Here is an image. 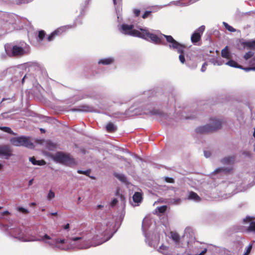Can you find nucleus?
<instances>
[{
    "mask_svg": "<svg viewBox=\"0 0 255 255\" xmlns=\"http://www.w3.org/2000/svg\"><path fill=\"white\" fill-rule=\"evenodd\" d=\"M207 251V250L206 248H204L203 249V250H201V251H199L198 252H197L196 254H191V255H204Z\"/></svg>",
    "mask_w": 255,
    "mask_h": 255,
    "instance_id": "c03bdc74",
    "label": "nucleus"
},
{
    "mask_svg": "<svg viewBox=\"0 0 255 255\" xmlns=\"http://www.w3.org/2000/svg\"><path fill=\"white\" fill-rule=\"evenodd\" d=\"M114 175L115 177L118 179L122 182L124 183H128L127 177L124 174L121 173H115Z\"/></svg>",
    "mask_w": 255,
    "mask_h": 255,
    "instance_id": "bb28decb",
    "label": "nucleus"
},
{
    "mask_svg": "<svg viewBox=\"0 0 255 255\" xmlns=\"http://www.w3.org/2000/svg\"><path fill=\"white\" fill-rule=\"evenodd\" d=\"M235 158L234 156H229L221 159L220 162L224 165H232L235 162Z\"/></svg>",
    "mask_w": 255,
    "mask_h": 255,
    "instance_id": "6ab92c4d",
    "label": "nucleus"
},
{
    "mask_svg": "<svg viewBox=\"0 0 255 255\" xmlns=\"http://www.w3.org/2000/svg\"><path fill=\"white\" fill-rule=\"evenodd\" d=\"M115 61L114 57H108L100 59L98 64L99 65H109L113 64Z\"/></svg>",
    "mask_w": 255,
    "mask_h": 255,
    "instance_id": "dca6fc26",
    "label": "nucleus"
},
{
    "mask_svg": "<svg viewBox=\"0 0 255 255\" xmlns=\"http://www.w3.org/2000/svg\"><path fill=\"white\" fill-rule=\"evenodd\" d=\"M199 0H179L176 1H172L169 3L166 4H164L163 5H160V8H163L168 5H170L171 4H174L178 6H188L192 3H194Z\"/></svg>",
    "mask_w": 255,
    "mask_h": 255,
    "instance_id": "f8f14e48",
    "label": "nucleus"
},
{
    "mask_svg": "<svg viewBox=\"0 0 255 255\" xmlns=\"http://www.w3.org/2000/svg\"><path fill=\"white\" fill-rule=\"evenodd\" d=\"M10 143L16 146H24L32 148L34 145L33 143L29 140V137L25 136L14 137L10 139Z\"/></svg>",
    "mask_w": 255,
    "mask_h": 255,
    "instance_id": "1a4fd4ad",
    "label": "nucleus"
},
{
    "mask_svg": "<svg viewBox=\"0 0 255 255\" xmlns=\"http://www.w3.org/2000/svg\"><path fill=\"white\" fill-rule=\"evenodd\" d=\"M17 210L18 212L23 213V214H27L28 213V211L27 209H25L22 207H18L17 208Z\"/></svg>",
    "mask_w": 255,
    "mask_h": 255,
    "instance_id": "37998d69",
    "label": "nucleus"
},
{
    "mask_svg": "<svg viewBox=\"0 0 255 255\" xmlns=\"http://www.w3.org/2000/svg\"><path fill=\"white\" fill-rule=\"evenodd\" d=\"M29 160L31 162V163L33 165H44L46 164V162L44 160H37L36 159V158L34 157H30L29 158Z\"/></svg>",
    "mask_w": 255,
    "mask_h": 255,
    "instance_id": "5701e85b",
    "label": "nucleus"
},
{
    "mask_svg": "<svg viewBox=\"0 0 255 255\" xmlns=\"http://www.w3.org/2000/svg\"><path fill=\"white\" fill-rule=\"evenodd\" d=\"M253 136L255 138V128H254V133H253Z\"/></svg>",
    "mask_w": 255,
    "mask_h": 255,
    "instance_id": "774afa93",
    "label": "nucleus"
},
{
    "mask_svg": "<svg viewBox=\"0 0 255 255\" xmlns=\"http://www.w3.org/2000/svg\"><path fill=\"white\" fill-rule=\"evenodd\" d=\"M114 224L113 220L108 219L103 221L102 223H98L95 229L83 232L78 237H71L69 240L52 238L48 235H38V237H32L27 238L22 230L15 227L13 224L9 225L0 223V228L5 230L10 236L22 242H42L48 245L53 249L61 251H67L69 248L65 246V243L71 241L76 242V247L80 249H86L92 246L100 245L109 240L114 235L116 231L113 232Z\"/></svg>",
    "mask_w": 255,
    "mask_h": 255,
    "instance_id": "f257e3e1",
    "label": "nucleus"
},
{
    "mask_svg": "<svg viewBox=\"0 0 255 255\" xmlns=\"http://www.w3.org/2000/svg\"><path fill=\"white\" fill-rule=\"evenodd\" d=\"M209 62L213 64L214 65L218 66L222 65L224 63V60L221 59H217L215 58H211L209 59Z\"/></svg>",
    "mask_w": 255,
    "mask_h": 255,
    "instance_id": "c756f323",
    "label": "nucleus"
},
{
    "mask_svg": "<svg viewBox=\"0 0 255 255\" xmlns=\"http://www.w3.org/2000/svg\"><path fill=\"white\" fill-rule=\"evenodd\" d=\"M90 178L92 179H95V177L94 176H90L89 175V176Z\"/></svg>",
    "mask_w": 255,
    "mask_h": 255,
    "instance_id": "338daca9",
    "label": "nucleus"
},
{
    "mask_svg": "<svg viewBox=\"0 0 255 255\" xmlns=\"http://www.w3.org/2000/svg\"><path fill=\"white\" fill-rule=\"evenodd\" d=\"M55 197V193L52 190H49L48 194L47 196V199L48 201H50L51 199L54 198Z\"/></svg>",
    "mask_w": 255,
    "mask_h": 255,
    "instance_id": "ea45409f",
    "label": "nucleus"
},
{
    "mask_svg": "<svg viewBox=\"0 0 255 255\" xmlns=\"http://www.w3.org/2000/svg\"><path fill=\"white\" fill-rule=\"evenodd\" d=\"M54 160L62 164L70 165L74 163V160L71 158L70 155L65 154L62 152H58L54 156Z\"/></svg>",
    "mask_w": 255,
    "mask_h": 255,
    "instance_id": "9b49d317",
    "label": "nucleus"
},
{
    "mask_svg": "<svg viewBox=\"0 0 255 255\" xmlns=\"http://www.w3.org/2000/svg\"><path fill=\"white\" fill-rule=\"evenodd\" d=\"M33 178H32V179H30V180L29 181V182H28V186H30V185H31L32 184V183H33Z\"/></svg>",
    "mask_w": 255,
    "mask_h": 255,
    "instance_id": "052dcab7",
    "label": "nucleus"
},
{
    "mask_svg": "<svg viewBox=\"0 0 255 255\" xmlns=\"http://www.w3.org/2000/svg\"><path fill=\"white\" fill-rule=\"evenodd\" d=\"M45 33L44 30H40L38 32V38L40 41H42L45 37Z\"/></svg>",
    "mask_w": 255,
    "mask_h": 255,
    "instance_id": "e433bc0d",
    "label": "nucleus"
},
{
    "mask_svg": "<svg viewBox=\"0 0 255 255\" xmlns=\"http://www.w3.org/2000/svg\"><path fill=\"white\" fill-rule=\"evenodd\" d=\"M57 214V212H54V213H50V215H52V216H55V215H56Z\"/></svg>",
    "mask_w": 255,
    "mask_h": 255,
    "instance_id": "0e129e2a",
    "label": "nucleus"
},
{
    "mask_svg": "<svg viewBox=\"0 0 255 255\" xmlns=\"http://www.w3.org/2000/svg\"><path fill=\"white\" fill-rule=\"evenodd\" d=\"M171 238L176 244L178 243L180 240L179 235L176 233L171 232Z\"/></svg>",
    "mask_w": 255,
    "mask_h": 255,
    "instance_id": "473e14b6",
    "label": "nucleus"
},
{
    "mask_svg": "<svg viewBox=\"0 0 255 255\" xmlns=\"http://www.w3.org/2000/svg\"><path fill=\"white\" fill-rule=\"evenodd\" d=\"M195 249L197 250V252H199V251H201V250H202V248L201 247V246H195Z\"/></svg>",
    "mask_w": 255,
    "mask_h": 255,
    "instance_id": "bf43d9fd",
    "label": "nucleus"
},
{
    "mask_svg": "<svg viewBox=\"0 0 255 255\" xmlns=\"http://www.w3.org/2000/svg\"><path fill=\"white\" fill-rule=\"evenodd\" d=\"M195 240V238H193V239L192 238V239H191V240L190 241H187V244H188V245H189V244H190V242H191L192 240Z\"/></svg>",
    "mask_w": 255,
    "mask_h": 255,
    "instance_id": "e2e57ef3",
    "label": "nucleus"
},
{
    "mask_svg": "<svg viewBox=\"0 0 255 255\" xmlns=\"http://www.w3.org/2000/svg\"><path fill=\"white\" fill-rule=\"evenodd\" d=\"M27 78V75H25L23 77V78L22 79V80H21V82L22 84H23L24 83V80L25 78Z\"/></svg>",
    "mask_w": 255,
    "mask_h": 255,
    "instance_id": "680f3d73",
    "label": "nucleus"
},
{
    "mask_svg": "<svg viewBox=\"0 0 255 255\" xmlns=\"http://www.w3.org/2000/svg\"><path fill=\"white\" fill-rule=\"evenodd\" d=\"M158 251L164 255H172L168 251V247L162 245L158 249Z\"/></svg>",
    "mask_w": 255,
    "mask_h": 255,
    "instance_id": "a878e982",
    "label": "nucleus"
},
{
    "mask_svg": "<svg viewBox=\"0 0 255 255\" xmlns=\"http://www.w3.org/2000/svg\"><path fill=\"white\" fill-rule=\"evenodd\" d=\"M0 129L5 132L8 133L10 134L14 135L15 133L11 130V129L7 127H0Z\"/></svg>",
    "mask_w": 255,
    "mask_h": 255,
    "instance_id": "72a5a7b5",
    "label": "nucleus"
},
{
    "mask_svg": "<svg viewBox=\"0 0 255 255\" xmlns=\"http://www.w3.org/2000/svg\"><path fill=\"white\" fill-rule=\"evenodd\" d=\"M167 209L166 206H162L157 208L158 211L160 213H163L165 212Z\"/></svg>",
    "mask_w": 255,
    "mask_h": 255,
    "instance_id": "a18cd8bd",
    "label": "nucleus"
},
{
    "mask_svg": "<svg viewBox=\"0 0 255 255\" xmlns=\"http://www.w3.org/2000/svg\"><path fill=\"white\" fill-rule=\"evenodd\" d=\"M241 69L244 70L246 72H249L252 70H255V68H251V67L244 68L243 66H242V68H241Z\"/></svg>",
    "mask_w": 255,
    "mask_h": 255,
    "instance_id": "5fc2aeb1",
    "label": "nucleus"
},
{
    "mask_svg": "<svg viewBox=\"0 0 255 255\" xmlns=\"http://www.w3.org/2000/svg\"><path fill=\"white\" fill-rule=\"evenodd\" d=\"M106 130L108 132H114L117 129V127L112 123H108L106 127Z\"/></svg>",
    "mask_w": 255,
    "mask_h": 255,
    "instance_id": "c85d7f7f",
    "label": "nucleus"
},
{
    "mask_svg": "<svg viewBox=\"0 0 255 255\" xmlns=\"http://www.w3.org/2000/svg\"><path fill=\"white\" fill-rule=\"evenodd\" d=\"M212 128L210 127V124H208L206 125L200 126L196 128V131L198 133H205L212 131Z\"/></svg>",
    "mask_w": 255,
    "mask_h": 255,
    "instance_id": "a211bd4d",
    "label": "nucleus"
},
{
    "mask_svg": "<svg viewBox=\"0 0 255 255\" xmlns=\"http://www.w3.org/2000/svg\"><path fill=\"white\" fill-rule=\"evenodd\" d=\"M0 16L3 17L2 29L7 32H10L15 27L17 16L13 14H7L0 11Z\"/></svg>",
    "mask_w": 255,
    "mask_h": 255,
    "instance_id": "39448f33",
    "label": "nucleus"
},
{
    "mask_svg": "<svg viewBox=\"0 0 255 255\" xmlns=\"http://www.w3.org/2000/svg\"><path fill=\"white\" fill-rule=\"evenodd\" d=\"M73 111L88 112L92 111V108L88 106H83L81 109H73Z\"/></svg>",
    "mask_w": 255,
    "mask_h": 255,
    "instance_id": "cd10ccee",
    "label": "nucleus"
},
{
    "mask_svg": "<svg viewBox=\"0 0 255 255\" xmlns=\"http://www.w3.org/2000/svg\"><path fill=\"white\" fill-rule=\"evenodd\" d=\"M90 0H85L84 2H83L81 4V10H80V13L79 15L78 16V17L76 19L74 22V24H69L65 25L63 26H61L59 27L58 29L59 30L60 29V33L61 34L63 33V32L65 31L67 29H70L72 28H73L75 27V26L77 24H82V20H78V18L82 16H84L85 14V8L88 6Z\"/></svg>",
    "mask_w": 255,
    "mask_h": 255,
    "instance_id": "9d476101",
    "label": "nucleus"
},
{
    "mask_svg": "<svg viewBox=\"0 0 255 255\" xmlns=\"http://www.w3.org/2000/svg\"><path fill=\"white\" fill-rule=\"evenodd\" d=\"M61 34L60 29L59 30L58 28L55 30L54 31L51 32L47 37V39L48 41H51L54 39L56 36Z\"/></svg>",
    "mask_w": 255,
    "mask_h": 255,
    "instance_id": "b1692460",
    "label": "nucleus"
},
{
    "mask_svg": "<svg viewBox=\"0 0 255 255\" xmlns=\"http://www.w3.org/2000/svg\"><path fill=\"white\" fill-rule=\"evenodd\" d=\"M119 31L123 34L137 37H143L141 31L134 28L133 24L123 23L119 26Z\"/></svg>",
    "mask_w": 255,
    "mask_h": 255,
    "instance_id": "0eeeda50",
    "label": "nucleus"
},
{
    "mask_svg": "<svg viewBox=\"0 0 255 255\" xmlns=\"http://www.w3.org/2000/svg\"><path fill=\"white\" fill-rule=\"evenodd\" d=\"M134 14L136 16H138L140 13V10L138 9H134L133 10Z\"/></svg>",
    "mask_w": 255,
    "mask_h": 255,
    "instance_id": "6e6d98bb",
    "label": "nucleus"
},
{
    "mask_svg": "<svg viewBox=\"0 0 255 255\" xmlns=\"http://www.w3.org/2000/svg\"><path fill=\"white\" fill-rule=\"evenodd\" d=\"M187 198L189 200H193L195 202H199L201 200L200 197L196 193L193 191H190L188 192V195Z\"/></svg>",
    "mask_w": 255,
    "mask_h": 255,
    "instance_id": "4be33fe9",
    "label": "nucleus"
},
{
    "mask_svg": "<svg viewBox=\"0 0 255 255\" xmlns=\"http://www.w3.org/2000/svg\"><path fill=\"white\" fill-rule=\"evenodd\" d=\"M151 11H145L144 12V13L142 14V17L144 19L147 18L149 15V14L151 13Z\"/></svg>",
    "mask_w": 255,
    "mask_h": 255,
    "instance_id": "8fccbe9b",
    "label": "nucleus"
},
{
    "mask_svg": "<svg viewBox=\"0 0 255 255\" xmlns=\"http://www.w3.org/2000/svg\"><path fill=\"white\" fill-rule=\"evenodd\" d=\"M223 123L222 120L215 118H212L210 120V127L213 128L212 131L221 128Z\"/></svg>",
    "mask_w": 255,
    "mask_h": 255,
    "instance_id": "2eb2a0df",
    "label": "nucleus"
},
{
    "mask_svg": "<svg viewBox=\"0 0 255 255\" xmlns=\"http://www.w3.org/2000/svg\"><path fill=\"white\" fill-rule=\"evenodd\" d=\"M208 65L207 62H204L201 67V71L202 72H204L206 70V67Z\"/></svg>",
    "mask_w": 255,
    "mask_h": 255,
    "instance_id": "3c124183",
    "label": "nucleus"
},
{
    "mask_svg": "<svg viewBox=\"0 0 255 255\" xmlns=\"http://www.w3.org/2000/svg\"><path fill=\"white\" fill-rule=\"evenodd\" d=\"M225 64L232 67L242 68V66L238 65V63L233 60L228 61L225 63Z\"/></svg>",
    "mask_w": 255,
    "mask_h": 255,
    "instance_id": "7c9ffc66",
    "label": "nucleus"
},
{
    "mask_svg": "<svg viewBox=\"0 0 255 255\" xmlns=\"http://www.w3.org/2000/svg\"><path fill=\"white\" fill-rule=\"evenodd\" d=\"M244 44L245 45L249 47H255V40L246 41L244 43Z\"/></svg>",
    "mask_w": 255,
    "mask_h": 255,
    "instance_id": "c9c22d12",
    "label": "nucleus"
},
{
    "mask_svg": "<svg viewBox=\"0 0 255 255\" xmlns=\"http://www.w3.org/2000/svg\"><path fill=\"white\" fill-rule=\"evenodd\" d=\"M180 54L179 56V59L180 61V62L182 64H185V55H184V51L182 53H179Z\"/></svg>",
    "mask_w": 255,
    "mask_h": 255,
    "instance_id": "58836bf2",
    "label": "nucleus"
},
{
    "mask_svg": "<svg viewBox=\"0 0 255 255\" xmlns=\"http://www.w3.org/2000/svg\"><path fill=\"white\" fill-rule=\"evenodd\" d=\"M12 151L9 145H0V156H3L5 159H8L12 155Z\"/></svg>",
    "mask_w": 255,
    "mask_h": 255,
    "instance_id": "4468645a",
    "label": "nucleus"
},
{
    "mask_svg": "<svg viewBox=\"0 0 255 255\" xmlns=\"http://www.w3.org/2000/svg\"><path fill=\"white\" fill-rule=\"evenodd\" d=\"M233 170V167L232 166H229L227 167H221L216 168L213 172V173H228Z\"/></svg>",
    "mask_w": 255,
    "mask_h": 255,
    "instance_id": "aec40b11",
    "label": "nucleus"
},
{
    "mask_svg": "<svg viewBox=\"0 0 255 255\" xmlns=\"http://www.w3.org/2000/svg\"><path fill=\"white\" fill-rule=\"evenodd\" d=\"M163 37L166 39V43L165 46H167L171 50H175L178 53L184 52L185 46L176 41L171 35L162 34Z\"/></svg>",
    "mask_w": 255,
    "mask_h": 255,
    "instance_id": "6e6552de",
    "label": "nucleus"
},
{
    "mask_svg": "<svg viewBox=\"0 0 255 255\" xmlns=\"http://www.w3.org/2000/svg\"><path fill=\"white\" fill-rule=\"evenodd\" d=\"M223 25L225 26L226 29H227L228 31L232 32H234L236 31V29L233 28L232 26L230 25L228 23L226 22H223Z\"/></svg>",
    "mask_w": 255,
    "mask_h": 255,
    "instance_id": "f704fd0d",
    "label": "nucleus"
},
{
    "mask_svg": "<svg viewBox=\"0 0 255 255\" xmlns=\"http://www.w3.org/2000/svg\"><path fill=\"white\" fill-rule=\"evenodd\" d=\"M253 55H254V53L253 52H252V51H249V52H247L244 55V58L246 60H248L250 58H251L253 56Z\"/></svg>",
    "mask_w": 255,
    "mask_h": 255,
    "instance_id": "79ce46f5",
    "label": "nucleus"
},
{
    "mask_svg": "<svg viewBox=\"0 0 255 255\" xmlns=\"http://www.w3.org/2000/svg\"><path fill=\"white\" fill-rule=\"evenodd\" d=\"M137 28L141 31V35L143 37H140L145 40H148V38H150L151 41L156 44H162L165 45L166 43L163 41V36L162 33L160 36H157L155 34L151 33L146 27H141L138 26Z\"/></svg>",
    "mask_w": 255,
    "mask_h": 255,
    "instance_id": "20e7f679",
    "label": "nucleus"
},
{
    "mask_svg": "<svg viewBox=\"0 0 255 255\" xmlns=\"http://www.w3.org/2000/svg\"><path fill=\"white\" fill-rule=\"evenodd\" d=\"M252 245H249L246 248V252L245 253L244 255H249L252 249Z\"/></svg>",
    "mask_w": 255,
    "mask_h": 255,
    "instance_id": "49530a36",
    "label": "nucleus"
},
{
    "mask_svg": "<svg viewBox=\"0 0 255 255\" xmlns=\"http://www.w3.org/2000/svg\"><path fill=\"white\" fill-rule=\"evenodd\" d=\"M40 130L42 132H45V130L42 128H40Z\"/></svg>",
    "mask_w": 255,
    "mask_h": 255,
    "instance_id": "69168bd1",
    "label": "nucleus"
},
{
    "mask_svg": "<svg viewBox=\"0 0 255 255\" xmlns=\"http://www.w3.org/2000/svg\"><path fill=\"white\" fill-rule=\"evenodd\" d=\"M221 55L224 58L227 59L230 58V54L228 50V46H226L222 50Z\"/></svg>",
    "mask_w": 255,
    "mask_h": 255,
    "instance_id": "2f4dec72",
    "label": "nucleus"
},
{
    "mask_svg": "<svg viewBox=\"0 0 255 255\" xmlns=\"http://www.w3.org/2000/svg\"><path fill=\"white\" fill-rule=\"evenodd\" d=\"M5 101H7V103H9L14 102L15 101V99L14 97H12L11 98H3L1 102V105L4 104L3 103Z\"/></svg>",
    "mask_w": 255,
    "mask_h": 255,
    "instance_id": "a19ab883",
    "label": "nucleus"
},
{
    "mask_svg": "<svg viewBox=\"0 0 255 255\" xmlns=\"http://www.w3.org/2000/svg\"><path fill=\"white\" fill-rule=\"evenodd\" d=\"M142 230L145 237V243L150 247L156 248L159 241L158 234L151 232H146L145 226L143 225V223L142 225Z\"/></svg>",
    "mask_w": 255,
    "mask_h": 255,
    "instance_id": "423d86ee",
    "label": "nucleus"
},
{
    "mask_svg": "<svg viewBox=\"0 0 255 255\" xmlns=\"http://www.w3.org/2000/svg\"><path fill=\"white\" fill-rule=\"evenodd\" d=\"M16 3L19 4L22 3H27L29 1V0H15Z\"/></svg>",
    "mask_w": 255,
    "mask_h": 255,
    "instance_id": "603ef678",
    "label": "nucleus"
},
{
    "mask_svg": "<svg viewBox=\"0 0 255 255\" xmlns=\"http://www.w3.org/2000/svg\"><path fill=\"white\" fill-rule=\"evenodd\" d=\"M205 26L202 25L194 32L191 37V40L192 43H195L200 41L201 35L205 30Z\"/></svg>",
    "mask_w": 255,
    "mask_h": 255,
    "instance_id": "ddd939ff",
    "label": "nucleus"
},
{
    "mask_svg": "<svg viewBox=\"0 0 255 255\" xmlns=\"http://www.w3.org/2000/svg\"><path fill=\"white\" fill-rule=\"evenodd\" d=\"M204 155L205 157H206V158H208V157H210L211 153V152L209 151L204 150Z\"/></svg>",
    "mask_w": 255,
    "mask_h": 255,
    "instance_id": "864d4df0",
    "label": "nucleus"
},
{
    "mask_svg": "<svg viewBox=\"0 0 255 255\" xmlns=\"http://www.w3.org/2000/svg\"><path fill=\"white\" fill-rule=\"evenodd\" d=\"M6 54L10 57H20L27 54L29 46L24 41H20L15 44L7 43L4 45Z\"/></svg>",
    "mask_w": 255,
    "mask_h": 255,
    "instance_id": "7ed1b4c3",
    "label": "nucleus"
},
{
    "mask_svg": "<svg viewBox=\"0 0 255 255\" xmlns=\"http://www.w3.org/2000/svg\"><path fill=\"white\" fill-rule=\"evenodd\" d=\"M132 199L133 202L138 205V203H140L142 199L141 194L138 192H135L132 196Z\"/></svg>",
    "mask_w": 255,
    "mask_h": 255,
    "instance_id": "393cba45",
    "label": "nucleus"
},
{
    "mask_svg": "<svg viewBox=\"0 0 255 255\" xmlns=\"http://www.w3.org/2000/svg\"><path fill=\"white\" fill-rule=\"evenodd\" d=\"M151 93L150 91H148L144 93V98L147 97V100H145L142 102L139 103L137 107L133 108H130L131 111H134L135 114L146 115L149 116H156L160 117H164L165 115L161 111L156 108L157 105L155 102L154 97H150L149 95Z\"/></svg>",
    "mask_w": 255,
    "mask_h": 255,
    "instance_id": "f03ea898",
    "label": "nucleus"
},
{
    "mask_svg": "<svg viewBox=\"0 0 255 255\" xmlns=\"http://www.w3.org/2000/svg\"><path fill=\"white\" fill-rule=\"evenodd\" d=\"M69 227H70L69 224L67 223V224H66L64 226V229L65 230H67V229H68L69 228Z\"/></svg>",
    "mask_w": 255,
    "mask_h": 255,
    "instance_id": "13d9d810",
    "label": "nucleus"
},
{
    "mask_svg": "<svg viewBox=\"0 0 255 255\" xmlns=\"http://www.w3.org/2000/svg\"><path fill=\"white\" fill-rule=\"evenodd\" d=\"M91 172V170L90 169H88V170H77V172L79 174H84L87 176H89V174H90V173Z\"/></svg>",
    "mask_w": 255,
    "mask_h": 255,
    "instance_id": "4c0bfd02",
    "label": "nucleus"
},
{
    "mask_svg": "<svg viewBox=\"0 0 255 255\" xmlns=\"http://www.w3.org/2000/svg\"><path fill=\"white\" fill-rule=\"evenodd\" d=\"M9 214H10V212L8 211H5L4 212H2L1 213V215H2V216L5 215H9Z\"/></svg>",
    "mask_w": 255,
    "mask_h": 255,
    "instance_id": "4d7b16f0",
    "label": "nucleus"
},
{
    "mask_svg": "<svg viewBox=\"0 0 255 255\" xmlns=\"http://www.w3.org/2000/svg\"><path fill=\"white\" fill-rule=\"evenodd\" d=\"M118 200L117 198H114L110 203V206L112 207H114L118 203Z\"/></svg>",
    "mask_w": 255,
    "mask_h": 255,
    "instance_id": "09e8293b",
    "label": "nucleus"
},
{
    "mask_svg": "<svg viewBox=\"0 0 255 255\" xmlns=\"http://www.w3.org/2000/svg\"><path fill=\"white\" fill-rule=\"evenodd\" d=\"M252 217L250 216H247L243 219V222L244 224L249 223L250 226L248 227V230L249 231H252L255 232V221H252Z\"/></svg>",
    "mask_w": 255,
    "mask_h": 255,
    "instance_id": "f3484780",
    "label": "nucleus"
},
{
    "mask_svg": "<svg viewBox=\"0 0 255 255\" xmlns=\"http://www.w3.org/2000/svg\"><path fill=\"white\" fill-rule=\"evenodd\" d=\"M164 180L167 183H174V179L173 178L169 177H164Z\"/></svg>",
    "mask_w": 255,
    "mask_h": 255,
    "instance_id": "de8ad7c7",
    "label": "nucleus"
},
{
    "mask_svg": "<svg viewBox=\"0 0 255 255\" xmlns=\"http://www.w3.org/2000/svg\"><path fill=\"white\" fill-rule=\"evenodd\" d=\"M104 208V206L102 205H98L95 208V214L97 216L100 217L101 218L103 219L104 218V214L106 210L102 209Z\"/></svg>",
    "mask_w": 255,
    "mask_h": 255,
    "instance_id": "412c9836",
    "label": "nucleus"
}]
</instances>
